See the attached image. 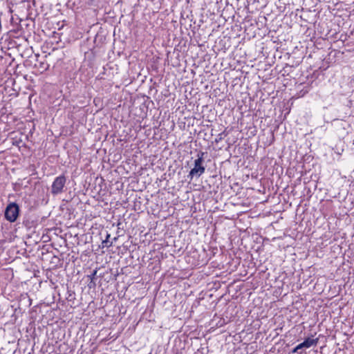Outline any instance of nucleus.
I'll return each instance as SVG.
<instances>
[{
	"instance_id": "nucleus-1",
	"label": "nucleus",
	"mask_w": 354,
	"mask_h": 354,
	"mask_svg": "<svg viewBox=\"0 0 354 354\" xmlns=\"http://www.w3.org/2000/svg\"><path fill=\"white\" fill-rule=\"evenodd\" d=\"M203 154L198 156V158L194 161V166L191 169L189 176L192 178L194 176L199 177L205 172V167L203 166Z\"/></svg>"
},
{
	"instance_id": "nucleus-4",
	"label": "nucleus",
	"mask_w": 354,
	"mask_h": 354,
	"mask_svg": "<svg viewBox=\"0 0 354 354\" xmlns=\"http://www.w3.org/2000/svg\"><path fill=\"white\" fill-rule=\"evenodd\" d=\"M317 343V340L312 338L306 339L302 343L298 344L293 350L292 353H299V354H302V352L300 351L302 349H307L313 346H315Z\"/></svg>"
},
{
	"instance_id": "nucleus-2",
	"label": "nucleus",
	"mask_w": 354,
	"mask_h": 354,
	"mask_svg": "<svg viewBox=\"0 0 354 354\" xmlns=\"http://www.w3.org/2000/svg\"><path fill=\"white\" fill-rule=\"evenodd\" d=\"M19 215V207L16 203L9 204L5 211V217L10 222L17 220Z\"/></svg>"
},
{
	"instance_id": "nucleus-3",
	"label": "nucleus",
	"mask_w": 354,
	"mask_h": 354,
	"mask_svg": "<svg viewBox=\"0 0 354 354\" xmlns=\"http://www.w3.org/2000/svg\"><path fill=\"white\" fill-rule=\"evenodd\" d=\"M66 183V178L64 176L57 177L53 183L51 192L53 194L61 193Z\"/></svg>"
}]
</instances>
